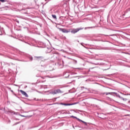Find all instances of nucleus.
I'll list each match as a JSON object with an SVG mask.
<instances>
[{
	"mask_svg": "<svg viewBox=\"0 0 130 130\" xmlns=\"http://www.w3.org/2000/svg\"><path fill=\"white\" fill-rule=\"evenodd\" d=\"M60 93H62V91H61V90H60L59 89L54 90V91L51 92V94H52L53 95L59 94Z\"/></svg>",
	"mask_w": 130,
	"mask_h": 130,
	"instance_id": "obj_1",
	"label": "nucleus"
},
{
	"mask_svg": "<svg viewBox=\"0 0 130 130\" xmlns=\"http://www.w3.org/2000/svg\"><path fill=\"white\" fill-rule=\"evenodd\" d=\"M80 30H83V28H73L70 31L71 32V33H73V34H75V33H77V32H79Z\"/></svg>",
	"mask_w": 130,
	"mask_h": 130,
	"instance_id": "obj_2",
	"label": "nucleus"
},
{
	"mask_svg": "<svg viewBox=\"0 0 130 130\" xmlns=\"http://www.w3.org/2000/svg\"><path fill=\"white\" fill-rule=\"evenodd\" d=\"M60 31H61L63 33H69L71 32V30L67 29L66 28H58Z\"/></svg>",
	"mask_w": 130,
	"mask_h": 130,
	"instance_id": "obj_3",
	"label": "nucleus"
},
{
	"mask_svg": "<svg viewBox=\"0 0 130 130\" xmlns=\"http://www.w3.org/2000/svg\"><path fill=\"white\" fill-rule=\"evenodd\" d=\"M20 93H21V94H22V95L25 96V97H28V94H27V93H26V92H25L22 90H20Z\"/></svg>",
	"mask_w": 130,
	"mask_h": 130,
	"instance_id": "obj_4",
	"label": "nucleus"
},
{
	"mask_svg": "<svg viewBox=\"0 0 130 130\" xmlns=\"http://www.w3.org/2000/svg\"><path fill=\"white\" fill-rule=\"evenodd\" d=\"M62 105H64V106H71V105H75V104H64L62 103Z\"/></svg>",
	"mask_w": 130,
	"mask_h": 130,
	"instance_id": "obj_5",
	"label": "nucleus"
},
{
	"mask_svg": "<svg viewBox=\"0 0 130 130\" xmlns=\"http://www.w3.org/2000/svg\"><path fill=\"white\" fill-rule=\"evenodd\" d=\"M104 94H106V95H112V94H116V92H105Z\"/></svg>",
	"mask_w": 130,
	"mask_h": 130,
	"instance_id": "obj_6",
	"label": "nucleus"
},
{
	"mask_svg": "<svg viewBox=\"0 0 130 130\" xmlns=\"http://www.w3.org/2000/svg\"><path fill=\"white\" fill-rule=\"evenodd\" d=\"M53 56L54 57H56V58H57V57H58V56H59V54H58V53H55L53 54Z\"/></svg>",
	"mask_w": 130,
	"mask_h": 130,
	"instance_id": "obj_7",
	"label": "nucleus"
},
{
	"mask_svg": "<svg viewBox=\"0 0 130 130\" xmlns=\"http://www.w3.org/2000/svg\"><path fill=\"white\" fill-rule=\"evenodd\" d=\"M78 120H79V121H81L82 122H83V123H85V125H87V122L80 119H78Z\"/></svg>",
	"mask_w": 130,
	"mask_h": 130,
	"instance_id": "obj_8",
	"label": "nucleus"
},
{
	"mask_svg": "<svg viewBox=\"0 0 130 130\" xmlns=\"http://www.w3.org/2000/svg\"><path fill=\"white\" fill-rule=\"evenodd\" d=\"M36 58H38V59H43V57L42 56H37Z\"/></svg>",
	"mask_w": 130,
	"mask_h": 130,
	"instance_id": "obj_9",
	"label": "nucleus"
},
{
	"mask_svg": "<svg viewBox=\"0 0 130 130\" xmlns=\"http://www.w3.org/2000/svg\"><path fill=\"white\" fill-rule=\"evenodd\" d=\"M52 17L55 20H57V18H56V15H52Z\"/></svg>",
	"mask_w": 130,
	"mask_h": 130,
	"instance_id": "obj_10",
	"label": "nucleus"
},
{
	"mask_svg": "<svg viewBox=\"0 0 130 130\" xmlns=\"http://www.w3.org/2000/svg\"><path fill=\"white\" fill-rule=\"evenodd\" d=\"M71 117H73V118H76V119H79V118H77V117L71 116Z\"/></svg>",
	"mask_w": 130,
	"mask_h": 130,
	"instance_id": "obj_11",
	"label": "nucleus"
},
{
	"mask_svg": "<svg viewBox=\"0 0 130 130\" xmlns=\"http://www.w3.org/2000/svg\"><path fill=\"white\" fill-rule=\"evenodd\" d=\"M0 2H1V3H5V0H0Z\"/></svg>",
	"mask_w": 130,
	"mask_h": 130,
	"instance_id": "obj_12",
	"label": "nucleus"
},
{
	"mask_svg": "<svg viewBox=\"0 0 130 130\" xmlns=\"http://www.w3.org/2000/svg\"><path fill=\"white\" fill-rule=\"evenodd\" d=\"M11 113H13V114H16V112H15L14 111H12Z\"/></svg>",
	"mask_w": 130,
	"mask_h": 130,
	"instance_id": "obj_13",
	"label": "nucleus"
},
{
	"mask_svg": "<svg viewBox=\"0 0 130 130\" xmlns=\"http://www.w3.org/2000/svg\"><path fill=\"white\" fill-rule=\"evenodd\" d=\"M89 28H91V27H85V29H89Z\"/></svg>",
	"mask_w": 130,
	"mask_h": 130,
	"instance_id": "obj_14",
	"label": "nucleus"
},
{
	"mask_svg": "<svg viewBox=\"0 0 130 130\" xmlns=\"http://www.w3.org/2000/svg\"><path fill=\"white\" fill-rule=\"evenodd\" d=\"M18 123H19V122H18V123H15V125L18 124Z\"/></svg>",
	"mask_w": 130,
	"mask_h": 130,
	"instance_id": "obj_15",
	"label": "nucleus"
},
{
	"mask_svg": "<svg viewBox=\"0 0 130 130\" xmlns=\"http://www.w3.org/2000/svg\"><path fill=\"white\" fill-rule=\"evenodd\" d=\"M21 116H22V117H25V116L24 115H21Z\"/></svg>",
	"mask_w": 130,
	"mask_h": 130,
	"instance_id": "obj_16",
	"label": "nucleus"
},
{
	"mask_svg": "<svg viewBox=\"0 0 130 130\" xmlns=\"http://www.w3.org/2000/svg\"><path fill=\"white\" fill-rule=\"evenodd\" d=\"M33 59V58H31V60H32Z\"/></svg>",
	"mask_w": 130,
	"mask_h": 130,
	"instance_id": "obj_17",
	"label": "nucleus"
},
{
	"mask_svg": "<svg viewBox=\"0 0 130 130\" xmlns=\"http://www.w3.org/2000/svg\"><path fill=\"white\" fill-rule=\"evenodd\" d=\"M11 92H12V93L14 92L13 90H11Z\"/></svg>",
	"mask_w": 130,
	"mask_h": 130,
	"instance_id": "obj_18",
	"label": "nucleus"
},
{
	"mask_svg": "<svg viewBox=\"0 0 130 130\" xmlns=\"http://www.w3.org/2000/svg\"><path fill=\"white\" fill-rule=\"evenodd\" d=\"M42 79H44V78H43V77H42Z\"/></svg>",
	"mask_w": 130,
	"mask_h": 130,
	"instance_id": "obj_19",
	"label": "nucleus"
},
{
	"mask_svg": "<svg viewBox=\"0 0 130 130\" xmlns=\"http://www.w3.org/2000/svg\"><path fill=\"white\" fill-rule=\"evenodd\" d=\"M78 42H79V41H78Z\"/></svg>",
	"mask_w": 130,
	"mask_h": 130,
	"instance_id": "obj_20",
	"label": "nucleus"
}]
</instances>
